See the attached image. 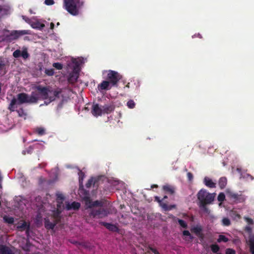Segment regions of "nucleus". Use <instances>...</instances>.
<instances>
[{"instance_id": "obj_1", "label": "nucleus", "mask_w": 254, "mask_h": 254, "mask_svg": "<svg viewBox=\"0 0 254 254\" xmlns=\"http://www.w3.org/2000/svg\"><path fill=\"white\" fill-rule=\"evenodd\" d=\"M35 91L31 92L30 95L25 93H19L17 95L18 103L35 104L39 100H45L48 98L47 88L43 87L42 85H39L35 87Z\"/></svg>"}, {"instance_id": "obj_2", "label": "nucleus", "mask_w": 254, "mask_h": 254, "mask_svg": "<svg viewBox=\"0 0 254 254\" xmlns=\"http://www.w3.org/2000/svg\"><path fill=\"white\" fill-rule=\"evenodd\" d=\"M215 197V193H211L207 192L205 189H201L197 194L199 208L204 212L209 213L210 211L207 208V205L212 203L214 200Z\"/></svg>"}, {"instance_id": "obj_3", "label": "nucleus", "mask_w": 254, "mask_h": 254, "mask_svg": "<svg viewBox=\"0 0 254 254\" xmlns=\"http://www.w3.org/2000/svg\"><path fill=\"white\" fill-rule=\"evenodd\" d=\"M83 4L80 0H64V8L71 15H77L79 13V9Z\"/></svg>"}, {"instance_id": "obj_4", "label": "nucleus", "mask_w": 254, "mask_h": 254, "mask_svg": "<svg viewBox=\"0 0 254 254\" xmlns=\"http://www.w3.org/2000/svg\"><path fill=\"white\" fill-rule=\"evenodd\" d=\"M107 72V76L105 77L111 83V86H116L119 80L121 79L122 76L117 71L109 70Z\"/></svg>"}, {"instance_id": "obj_5", "label": "nucleus", "mask_w": 254, "mask_h": 254, "mask_svg": "<svg viewBox=\"0 0 254 254\" xmlns=\"http://www.w3.org/2000/svg\"><path fill=\"white\" fill-rule=\"evenodd\" d=\"M109 213V211L108 209L104 208H100L98 209H93L89 213L90 216L93 217V218H102L107 216Z\"/></svg>"}, {"instance_id": "obj_6", "label": "nucleus", "mask_w": 254, "mask_h": 254, "mask_svg": "<svg viewBox=\"0 0 254 254\" xmlns=\"http://www.w3.org/2000/svg\"><path fill=\"white\" fill-rule=\"evenodd\" d=\"M60 218L58 216L54 219V222H52L48 218L45 219L44 225L45 227L47 230L54 229L55 226L60 222Z\"/></svg>"}, {"instance_id": "obj_7", "label": "nucleus", "mask_w": 254, "mask_h": 254, "mask_svg": "<svg viewBox=\"0 0 254 254\" xmlns=\"http://www.w3.org/2000/svg\"><path fill=\"white\" fill-rule=\"evenodd\" d=\"M43 87H46L48 89V98H46L45 100L48 99L49 100V102H51L52 101H54L56 99V98H59L60 94L62 92L61 89H59V90H55V91H53L54 96H49V94L50 93H52L53 92V91L51 90V88L50 86H43Z\"/></svg>"}, {"instance_id": "obj_8", "label": "nucleus", "mask_w": 254, "mask_h": 254, "mask_svg": "<svg viewBox=\"0 0 254 254\" xmlns=\"http://www.w3.org/2000/svg\"><path fill=\"white\" fill-rule=\"evenodd\" d=\"M30 34V30H13L11 32L10 36L13 37L14 39H17L21 36Z\"/></svg>"}, {"instance_id": "obj_9", "label": "nucleus", "mask_w": 254, "mask_h": 254, "mask_svg": "<svg viewBox=\"0 0 254 254\" xmlns=\"http://www.w3.org/2000/svg\"><path fill=\"white\" fill-rule=\"evenodd\" d=\"M103 107H100L99 104H96L92 106L91 113L95 117L101 116L103 114Z\"/></svg>"}, {"instance_id": "obj_10", "label": "nucleus", "mask_w": 254, "mask_h": 254, "mask_svg": "<svg viewBox=\"0 0 254 254\" xmlns=\"http://www.w3.org/2000/svg\"><path fill=\"white\" fill-rule=\"evenodd\" d=\"M102 107L103 114H110L113 111H114L115 109V106L113 103H110L108 104H105L104 105L102 106Z\"/></svg>"}, {"instance_id": "obj_11", "label": "nucleus", "mask_w": 254, "mask_h": 254, "mask_svg": "<svg viewBox=\"0 0 254 254\" xmlns=\"http://www.w3.org/2000/svg\"><path fill=\"white\" fill-rule=\"evenodd\" d=\"M192 233H194L200 239H203L204 235L202 233V228L201 226L196 225L190 229Z\"/></svg>"}, {"instance_id": "obj_12", "label": "nucleus", "mask_w": 254, "mask_h": 254, "mask_svg": "<svg viewBox=\"0 0 254 254\" xmlns=\"http://www.w3.org/2000/svg\"><path fill=\"white\" fill-rule=\"evenodd\" d=\"M112 86L111 83L107 80L103 81L100 84L98 85V89L99 91L108 90H110Z\"/></svg>"}, {"instance_id": "obj_13", "label": "nucleus", "mask_w": 254, "mask_h": 254, "mask_svg": "<svg viewBox=\"0 0 254 254\" xmlns=\"http://www.w3.org/2000/svg\"><path fill=\"white\" fill-rule=\"evenodd\" d=\"M100 224L105 227L107 229H108L109 231L114 232H119V228L118 227L114 224L107 223L105 222H100Z\"/></svg>"}, {"instance_id": "obj_14", "label": "nucleus", "mask_w": 254, "mask_h": 254, "mask_svg": "<svg viewBox=\"0 0 254 254\" xmlns=\"http://www.w3.org/2000/svg\"><path fill=\"white\" fill-rule=\"evenodd\" d=\"M31 26L34 29H38L40 30H42L45 26V24L41 23L39 20L32 21Z\"/></svg>"}, {"instance_id": "obj_15", "label": "nucleus", "mask_w": 254, "mask_h": 254, "mask_svg": "<svg viewBox=\"0 0 254 254\" xmlns=\"http://www.w3.org/2000/svg\"><path fill=\"white\" fill-rule=\"evenodd\" d=\"M163 190L165 193L172 195L175 192V188L169 185H166L163 186Z\"/></svg>"}, {"instance_id": "obj_16", "label": "nucleus", "mask_w": 254, "mask_h": 254, "mask_svg": "<svg viewBox=\"0 0 254 254\" xmlns=\"http://www.w3.org/2000/svg\"><path fill=\"white\" fill-rule=\"evenodd\" d=\"M80 207V203H79L78 202H76V201H74V202H72L71 204L68 203L66 205V208L68 210H71V209H73L75 210H78Z\"/></svg>"}, {"instance_id": "obj_17", "label": "nucleus", "mask_w": 254, "mask_h": 254, "mask_svg": "<svg viewBox=\"0 0 254 254\" xmlns=\"http://www.w3.org/2000/svg\"><path fill=\"white\" fill-rule=\"evenodd\" d=\"M0 254H14L12 250L5 245H0Z\"/></svg>"}, {"instance_id": "obj_18", "label": "nucleus", "mask_w": 254, "mask_h": 254, "mask_svg": "<svg viewBox=\"0 0 254 254\" xmlns=\"http://www.w3.org/2000/svg\"><path fill=\"white\" fill-rule=\"evenodd\" d=\"M203 183L205 186L210 188H216V184L214 183L212 180L208 177H205L203 180Z\"/></svg>"}, {"instance_id": "obj_19", "label": "nucleus", "mask_w": 254, "mask_h": 254, "mask_svg": "<svg viewBox=\"0 0 254 254\" xmlns=\"http://www.w3.org/2000/svg\"><path fill=\"white\" fill-rule=\"evenodd\" d=\"M16 103V99L15 98H13L8 107V109L11 112L15 111V109L17 108Z\"/></svg>"}, {"instance_id": "obj_20", "label": "nucleus", "mask_w": 254, "mask_h": 254, "mask_svg": "<svg viewBox=\"0 0 254 254\" xmlns=\"http://www.w3.org/2000/svg\"><path fill=\"white\" fill-rule=\"evenodd\" d=\"M78 77L76 73H70L67 78L68 82L71 84L74 83L77 81Z\"/></svg>"}, {"instance_id": "obj_21", "label": "nucleus", "mask_w": 254, "mask_h": 254, "mask_svg": "<svg viewBox=\"0 0 254 254\" xmlns=\"http://www.w3.org/2000/svg\"><path fill=\"white\" fill-rule=\"evenodd\" d=\"M227 180L226 177H221L218 181V185L221 189H223L226 186Z\"/></svg>"}, {"instance_id": "obj_22", "label": "nucleus", "mask_w": 254, "mask_h": 254, "mask_svg": "<svg viewBox=\"0 0 254 254\" xmlns=\"http://www.w3.org/2000/svg\"><path fill=\"white\" fill-rule=\"evenodd\" d=\"M250 250L252 254H254V235L249 239Z\"/></svg>"}, {"instance_id": "obj_23", "label": "nucleus", "mask_w": 254, "mask_h": 254, "mask_svg": "<svg viewBox=\"0 0 254 254\" xmlns=\"http://www.w3.org/2000/svg\"><path fill=\"white\" fill-rule=\"evenodd\" d=\"M227 194L231 199H232L234 201L238 200L240 196L238 194L231 191H228Z\"/></svg>"}, {"instance_id": "obj_24", "label": "nucleus", "mask_w": 254, "mask_h": 254, "mask_svg": "<svg viewBox=\"0 0 254 254\" xmlns=\"http://www.w3.org/2000/svg\"><path fill=\"white\" fill-rule=\"evenodd\" d=\"M83 199L84 200L86 205H87L88 207L89 208L92 207H90V205H91L92 203H93V201L91 199L89 196H88L87 195H86V196L84 197Z\"/></svg>"}, {"instance_id": "obj_25", "label": "nucleus", "mask_w": 254, "mask_h": 254, "mask_svg": "<svg viewBox=\"0 0 254 254\" xmlns=\"http://www.w3.org/2000/svg\"><path fill=\"white\" fill-rule=\"evenodd\" d=\"M97 182V180L93 178H91L88 180V182L86 184L85 186L87 188H90L92 185L94 186L95 185L96 182Z\"/></svg>"}, {"instance_id": "obj_26", "label": "nucleus", "mask_w": 254, "mask_h": 254, "mask_svg": "<svg viewBox=\"0 0 254 254\" xmlns=\"http://www.w3.org/2000/svg\"><path fill=\"white\" fill-rule=\"evenodd\" d=\"M104 204V202L100 200H95L94 201H93V203H92L91 205H90V207H95V206H103Z\"/></svg>"}, {"instance_id": "obj_27", "label": "nucleus", "mask_w": 254, "mask_h": 254, "mask_svg": "<svg viewBox=\"0 0 254 254\" xmlns=\"http://www.w3.org/2000/svg\"><path fill=\"white\" fill-rule=\"evenodd\" d=\"M210 248L213 253H217L220 250L219 246L217 244H212L210 246Z\"/></svg>"}, {"instance_id": "obj_28", "label": "nucleus", "mask_w": 254, "mask_h": 254, "mask_svg": "<svg viewBox=\"0 0 254 254\" xmlns=\"http://www.w3.org/2000/svg\"><path fill=\"white\" fill-rule=\"evenodd\" d=\"M229 239L228 238H227L225 236L223 235H220L219 236V238L217 240V242L218 243H220L221 242H227L228 241Z\"/></svg>"}, {"instance_id": "obj_29", "label": "nucleus", "mask_w": 254, "mask_h": 254, "mask_svg": "<svg viewBox=\"0 0 254 254\" xmlns=\"http://www.w3.org/2000/svg\"><path fill=\"white\" fill-rule=\"evenodd\" d=\"M79 193L82 196V198H83L84 197L86 196V195H87L88 196H89V191L83 189H80V188L79 190Z\"/></svg>"}, {"instance_id": "obj_30", "label": "nucleus", "mask_w": 254, "mask_h": 254, "mask_svg": "<svg viewBox=\"0 0 254 254\" xmlns=\"http://www.w3.org/2000/svg\"><path fill=\"white\" fill-rule=\"evenodd\" d=\"M127 106L129 109H133L135 106V103L133 100H129L127 102Z\"/></svg>"}, {"instance_id": "obj_31", "label": "nucleus", "mask_w": 254, "mask_h": 254, "mask_svg": "<svg viewBox=\"0 0 254 254\" xmlns=\"http://www.w3.org/2000/svg\"><path fill=\"white\" fill-rule=\"evenodd\" d=\"M21 57H22L24 59H26L29 57V55L26 49H25L21 51Z\"/></svg>"}, {"instance_id": "obj_32", "label": "nucleus", "mask_w": 254, "mask_h": 254, "mask_svg": "<svg viewBox=\"0 0 254 254\" xmlns=\"http://www.w3.org/2000/svg\"><path fill=\"white\" fill-rule=\"evenodd\" d=\"M222 222L223 225L225 226H228L231 224L230 220L228 218H223Z\"/></svg>"}, {"instance_id": "obj_33", "label": "nucleus", "mask_w": 254, "mask_h": 254, "mask_svg": "<svg viewBox=\"0 0 254 254\" xmlns=\"http://www.w3.org/2000/svg\"><path fill=\"white\" fill-rule=\"evenodd\" d=\"M16 112H17L18 116L20 117H23L27 115L26 113L22 108H20L19 110H16Z\"/></svg>"}, {"instance_id": "obj_34", "label": "nucleus", "mask_w": 254, "mask_h": 254, "mask_svg": "<svg viewBox=\"0 0 254 254\" xmlns=\"http://www.w3.org/2000/svg\"><path fill=\"white\" fill-rule=\"evenodd\" d=\"M217 199L220 202H223L225 199V195L223 192H220L217 197Z\"/></svg>"}, {"instance_id": "obj_35", "label": "nucleus", "mask_w": 254, "mask_h": 254, "mask_svg": "<svg viewBox=\"0 0 254 254\" xmlns=\"http://www.w3.org/2000/svg\"><path fill=\"white\" fill-rule=\"evenodd\" d=\"M4 220L5 222L8 224H13L14 223V218L12 217H4Z\"/></svg>"}, {"instance_id": "obj_36", "label": "nucleus", "mask_w": 254, "mask_h": 254, "mask_svg": "<svg viewBox=\"0 0 254 254\" xmlns=\"http://www.w3.org/2000/svg\"><path fill=\"white\" fill-rule=\"evenodd\" d=\"M45 73L48 76H52L54 74V69L53 68L46 69Z\"/></svg>"}, {"instance_id": "obj_37", "label": "nucleus", "mask_w": 254, "mask_h": 254, "mask_svg": "<svg viewBox=\"0 0 254 254\" xmlns=\"http://www.w3.org/2000/svg\"><path fill=\"white\" fill-rule=\"evenodd\" d=\"M36 132L39 135H43L45 133V130L43 127H38Z\"/></svg>"}, {"instance_id": "obj_38", "label": "nucleus", "mask_w": 254, "mask_h": 254, "mask_svg": "<svg viewBox=\"0 0 254 254\" xmlns=\"http://www.w3.org/2000/svg\"><path fill=\"white\" fill-rule=\"evenodd\" d=\"M178 223L179 225L184 228H187L188 227L187 223L182 219H178Z\"/></svg>"}, {"instance_id": "obj_39", "label": "nucleus", "mask_w": 254, "mask_h": 254, "mask_svg": "<svg viewBox=\"0 0 254 254\" xmlns=\"http://www.w3.org/2000/svg\"><path fill=\"white\" fill-rule=\"evenodd\" d=\"M183 234L184 236H189L190 241H192L194 238L188 230H184L183 232Z\"/></svg>"}, {"instance_id": "obj_40", "label": "nucleus", "mask_w": 254, "mask_h": 254, "mask_svg": "<svg viewBox=\"0 0 254 254\" xmlns=\"http://www.w3.org/2000/svg\"><path fill=\"white\" fill-rule=\"evenodd\" d=\"M21 51L20 50H16L13 53V56L15 58L21 57Z\"/></svg>"}, {"instance_id": "obj_41", "label": "nucleus", "mask_w": 254, "mask_h": 254, "mask_svg": "<svg viewBox=\"0 0 254 254\" xmlns=\"http://www.w3.org/2000/svg\"><path fill=\"white\" fill-rule=\"evenodd\" d=\"M53 66L57 69H62L63 67V64L59 63H54Z\"/></svg>"}, {"instance_id": "obj_42", "label": "nucleus", "mask_w": 254, "mask_h": 254, "mask_svg": "<svg viewBox=\"0 0 254 254\" xmlns=\"http://www.w3.org/2000/svg\"><path fill=\"white\" fill-rule=\"evenodd\" d=\"M7 10L0 5V18L4 14H6Z\"/></svg>"}, {"instance_id": "obj_43", "label": "nucleus", "mask_w": 254, "mask_h": 254, "mask_svg": "<svg viewBox=\"0 0 254 254\" xmlns=\"http://www.w3.org/2000/svg\"><path fill=\"white\" fill-rule=\"evenodd\" d=\"M64 196L62 194L60 193L57 194V199L58 202L59 201L62 202L64 200Z\"/></svg>"}, {"instance_id": "obj_44", "label": "nucleus", "mask_w": 254, "mask_h": 254, "mask_svg": "<svg viewBox=\"0 0 254 254\" xmlns=\"http://www.w3.org/2000/svg\"><path fill=\"white\" fill-rule=\"evenodd\" d=\"M236 252L234 250L232 249H227L226 250V254H235Z\"/></svg>"}, {"instance_id": "obj_45", "label": "nucleus", "mask_w": 254, "mask_h": 254, "mask_svg": "<svg viewBox=\"0 0 254 254\" xmlns=\"http://www.w3.org/2000/svg\"><path fill=\"white\" fill-rule=\"evenodd\" d=\"M245 220L248 223L249 225H252L254 224V221L253 220L249 217H245Z\"/></svg>"}, {"instance_id": "obj_46", "label": "nucleus", "mask_w": 254, "mask_h": 254, "mask_svg": "<svg viewBox=\"0 0 254 254\" xmlns=\"http://www.w3.org/2000/svg\"><path fill=\"white\" fill-rule=\"evenodd\" d=\"M22 19L25 21L27 23H28V24H29L30 25L31 24L32 20H31L29 18H28V17L26 16H22Z\"/></svg>"}, {"instance_id": "obj_47", "label": "nucleus", "mask_w": 254, "mask_h": 254, "mask_svg": "<svg viewBox=\"0 0 254 254\" xmlns=\"http://www.w3.org/2000/svg\"><path fill=\"white\" fill-rule=\"evenodd\" d=\"M54 0H45V4L47 5H53L54 3Z\"/></svg>"}, {"instance_id": "obj_48", "label": "nucleus", "mask_w": 254, "mask_h": 254, "mask_svg": "<svg viewBox=\"0 0 254 254\" xmlns=\"http://www.w3.org/2000/svg\"><path fill=\"white\" fill-rule=\"evenodd\" d=\"M187 177H188V179L189 181H191L193 178V175L190 172H188L187 173Z\"/></svg>"}, {"instance_id": "obj_49", "label": "nucleus", "mask_w": 254, "mask_h": 254, "mask_svg": "<svg viewBox=\"0 0 254 254\" xmlns=\"http://www.w3.org/2000/svg\"><path fill=\"white\" fill-rule=\"evenodd\" d=\"M160 205L163 208H164L165 210H168L170 209L168 208L167 204H166V203H163L162 202V204H160Z\"/></svg>"}, {"instance_id": "obj_50", "label": "nucleus", "mask_w": 254, "mask_h": 254, "mask_svg": "<svg viewBox=\"0 0 254 254\" xmlns=\"http://www.w3.org/2000/svg\"><path fill=\"white\" fill-rule=\"evenodd\" d=\"M5 64L4 61H0V70L2 69L3 67L5 66Z\"/></svg>"}, {"instance_id": "obj_51", "label": "nucleus", "mask_w": 254, "mask_h": 254, "mask_svg": "<svg viewBox=\"0 0 254 254\" xmlns=\"http://www.w3.org/2000/svg\"><path fill=\"white\" fill-rule=\"evenodd\" d=\"M154 199L156 201L158 202L159 203V204H162V200L160 199V197L159 196H155Z\"/></svg>"}, {"instance_id": "obj_52", "label": "nucleus", "mask_w": 254, "mask_h": 254, "mask_svg": "<svg viewBox=\"0 0 254 254\" xmlns=\"http://www.w3.org/2000/svg\"><path fill=\"white\" fill-rule=\"evenodd\" d=\"M78 175L79 176V181H80V180L82 179V177L84 176V174L81 171H80L78 173Z\"/></svg>"}, {"instance_id": "obj_53", "label": "nucleus", "mask_w": 254, "mask_h": 254, "mask_svg": "<svg viewBox=\"0 0 254 254\" xmlns=\"http://www.w3.org/2000/svg\"><path fill=\"white\" fill-rule=\"evenodd\" d=\"M150 250L154 254H160L155 249L152 248H150Z\"/></svg>"}, {"instance_id": "obj_54", "label": "nucleus", "mask_w": 254, "mask_h": 254, "mask_svg": "<svg viewBox=\"0 0 254 254\" xmlns=\"http://www.w3.org/2000/svg\"><path fill=\"white\" fill-rule=\"evenodd\" d=\"M28 227L27 223L25 222H24L22 225L20 226V228H25L26 227Z\"/></svg>"}, {"instance_id": "obj_55", "label": "nucleus", "mask_w": 254, "mask_h": 254, "mask_svg": "<svg viewBox=\"0 0 254 254\" xmlns=\"http://www.w3.org/2000/svg\"><path fill=\"white\" fill-rule=\"evenodd\" d=\"M245 230L248 232H251L252 228L250 226H247L245 228Z\"/></svg>"}, {"instance_id": "obj_56", "label": "nucleus", "mask_w": 254, "mask_h": 254, "mask_svg": "<svg viewBox=\"0 0 254 254\" xmlns=\"http://www.w3.org/2000/svg\"><path fill=\"white\" fill-rule=\"evenodd\" d=\"M54 26H55V25H54V23L51 22L50 23V29H53L54 28Z\"/></svg>"}, {"instance_id": "obj_57", "label": "nucleus", "mask_w": 254, "mask_h": 254, "mask_svg": "<svg viewBox=\"0 0 254 254\" xmlns=\"http://www.w3.org/2000/svg\"><path fill=\"white\" fill-rule=\"evenodd\" d=\"M151 188H158V186L157 185H153L151 186Z\"/></svg>"}, {"instance_id": "obj_58", "label": "nucleus", "mask_w": 254, "mask_h": 254, "mask_svg": "<svg viewBox=\"0 0 254 254\" xmlns=\"http://www.w3.org/2000/svg\"><path fill=\"white\" fill-rule=\"evenodd\" d=\"M1 86H2V83L0 82V93L1 91Z\"/></svg>"}, {"instance_id": "obj_59", "label": "nucleus", "mask_w": 254, "mask_h": 254, "mask_svg": "<svg viewBox=\"0 0 254 254\" xmlns=\"http://www.w3.org/2000/svg\"><path fill=\"white\" fill-rule=\"evenodd\" d=\"M127 87V88H129V83H128L126 85V87Z\"/></svg>"}, {"instance_id": "obj_60", "label": "nucleus", "mask_w": 254, "mask_h": 254, "mask_svg": "<svg viewBox=\"0 0 254 254\" xmlns=\"http://www.w3.org/2000/svg\"><path fill=\"white\" fill-rule=\"evenodd\" d=\"M167 198H168L167 196L165 195L163 198V200H165V199H167Z\"/></svg>"}, {"instance_id": "obj_61", "label": "nucleus", "mask_w": 254, "mask_h": 254, "mask_svg": "<svg viewBox=\"0 0 254 254\" xmlns=\"http://www.w3.org/2000/svg\"><path fill=\"white\" fill-rule=\"evenodd\" d=\"M29 149H30L31 150H33V147H32L31 146H30V147H29Z\"/></svg>"}, {"instance_id": "obj_62", "label": "nucleus", "mask_w": 254, "mask_h": 254, "mask_svg": "<svg viewBox=\"0 0 254 254\" xmlns=\"http://www.w3.org/2000/svg\"><path fill=\"white\" fill-rule=\"evenodd\" d=\"M60 25L59 22H58V23H57V25Z\"/></svg>"}, {"instance_id": "obj_63", "label": "nucleus", "mask_w": 254, "mask_h": 254, "mask_svg": "<svg viewBox=\"0 0 254 254\" xmlns=\"http://www.w3.org/2000/svg\"><path fill=\"white\" fill-rule=\"evenodd\" d=\"M175 207V205H173V206H172V207Z\"/></svg>"}, {"instance_id": "obj_64", "label": "nucleus", "mask_w": 254, "mask_h": 254, "mask_svg": "<svg viewBox=\"0 0 254 254\" xmlns=\"http://www.w3.org/2000/svg\"><path fill=\"white\" fill-rule=\"evenodd\" d=\"M216 254H221V253H217Z\"/></svg>"}]
</instances>
